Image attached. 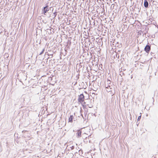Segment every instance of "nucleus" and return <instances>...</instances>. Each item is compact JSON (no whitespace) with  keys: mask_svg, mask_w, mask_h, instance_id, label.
I'll return each instance as SVG.
<instances>
[{"mask_svg":"<svg viewBox=\"0 0 158 158\" xmlns=\"http://www.w3.org/2000/svg\"><path fill=\"white\" fill-rule=\"evenodd\" d=\"M81 131L80 130L78 131L77 132V137L80 138V137H81Z\"/></svg>","mask_w":158,"mask_h":158,"instance_id":"nucleus-6","label":"nucleus"},{"mask_svg":"<svg viewBox=\"0 0 158 158\" xmlns=\"http://www.w3.org/2000/svg\"><path fill=\"white\" fill-rule=\"evenodd\" d=\"M144 6L146 8L148 7V3L147 0H144Z\"/></svg>","mask_w":158,"mask_h":158,"instance_id":"nucleus-4","label":"nucleus"},{"mask_svg":"<svg viewBox=\"0 0 158 158\" xmlns=\"http://www.w3.org/2000/svg\"><path fill=\"white\" fill-rule=\"evenodd\" d=\"M144 50L148 53L151 50V45L149 44V43H148L145 47Z\"/></svg>","mask_w":158,"mask_h":158,"instance_id":"nucleus-2","label":"nucleus"},{"mask_svg":"<svg viewBox=\"0 0 158 158\" xmlns=\"http://www.w3.org/2000/svg\"><path fill=\"white\" fill-rule=\"evenodd\" d=\"M79 152H80L81 151V152H82V150H80L79 151Z\"/></svg>","mask_w":158,"mask_h":158,"instance_id":"nucleus-20","label":"nucleus"},{"mask_svg":"<svg viewBox=\"0 0 158 158\" xmlns=\"http://www.w3.org/2000/svg\"><path fill=\"white\" fill-rule=\"evenodd\" d=\"M50 57H49L48 58H52V57H53V54H52V55H50Z\"/></svg>","mask_w":158,"mask_h":158,"instance_id":"nucleus-16","label":"nucleus"},{"mask_svg":"<svg viewBox=\"0 0 158 158\" xmlns=\"http://www.w3.org/2000/svg\"><path fill=\"white\" fill-rule=\"evenodd\" d=\"M57 12H55L53 13L54 15V17H55L57 15Z\"/></svg>","mask_w":158,"mask_h":158,"instance_id":"nucleus-12","label":"nucleus"},{"mask_svg":"<svg viewBox=\"0 0 158 158\" xmlns=\"http://www.w3.org/2000/svg\"><path fill=\"white\" fill-rule=\"evenodd\" d=\"M72 147H73V148H74V146H72Z\"/></svg>","mask_w":158,"mask_h":158,"instance_id":"nucleus-21","label":"nucleus"},{"mask_svg":"<svg viewBox=\"0 0 158 158\" xmlns=\"http://www.w3.org/2000/svg\"><path fill=\"white\" fill-rule=\"evenodd\" d=\"M49 10V9L48 8V5H47L45 6L43 8V9L42 10V11L43 13L45 15H46V13Z\"/></svg>","mask_w":158,"mask_h":158,"instance_id":"nucleus-3","label":"nucleus"},{"mask_svg":"<svg viewBox=\"0 0 158 158\" xmlns=\"http://www.w3.org/2000/svg\"><path fill=\"white\" fill-rule=\"evenodd\" d=\"M91 40H93V41H94V38H91Z\"/></svg>","mask_w":158,"mask_h":158,"instance_id":"nucleus-18","label":"nucleus"},{"mask_svg":"<svg viewBox=\"0 0 158 158\" xmlns=\"http://www.w3.org/2000/svg\"><path fill=\"white\" fill-rule=\"evenodd\" d=\"M105 87L106 89H109V88H110V89H111L112 88V87H111V86L108 84H106Z\"/></svg>","mask_w":158,"mask_h":158,"instance_id":"nucleus-7","label":"nucleus"},{"mask_svg":"<svg viewBox=\"0 0 158 158\" xmlns=\"http://www.w3.org/2000/svg\"><path fill=\"white\" fill-rule=\"evenodd\" d=\"M120 74L121 76H122V75H123L124 73H120Z\"/></svg>","mask_w":158,"mask_h":158,"instance_id":"nucleus-17","label":"nucleus"},{"mask_svg":"<svg viewBox=\"0 0 158 158\" xmlns=\"http://www.w3.org/2000/svg\"><path fill=\"white\" fill-rule=\"evenodd\" d=\"M82 66L81 64V63H80L79 64H77V67H78L79 69Z\"/></svg>","mask_w":158,"mask_h":158,"instance_id":"nucleus-8","label":"nucleus"},{"mask_svg":"<svg viewBox=\"0 0 158 158\" xmlns=\"http://www.w3.org/2000/svg\"><path fill=\"white\" fill-rule=\"evenodd\" d=\"M49 10H50L53 11V8L52 7H50L49 8Z\"/></svg>","mask_w":158,"mask_h":158,"instance_id":"nucleus-11","label":"nucleus"},{"mask_svg":"<svg viewBox=\"0 0 158 158\" xmlns=\"http://www.w3.org/2000/svg\"><path fill=\"white\" fill-rule=\"evenodd\" d=\"M74 118V117L73 115H71L70 116V117L69 118V122L72 123L73 122V119Z\"/></svg>","mask_w":158,"mask_h":158,"instance_id":"nucleus-5","label":"nucleus"},{"mask_svg":"<svg viewBox=\"0 0 158 158\" xmlns=\"http://www.w3.org/2000/svg\"><path fill=\"white\" fill-rule=\"evenodd\" d=\"M154 53H155V52L154 51L151 52V54L152 55V54H154Z\"/></svg>","mask_w":158,"mask_h":158,"instance_id":"nucleus-15","label":"nucleus"},{"mask_svg":"<svg viewBox=\"0 0 158 158\" xmlns=\"http://www.w3.org/2000/svg\"><path fill=\"white\" fill-rule=\"evenodd\" d=\"M45 51V48H44L42 51H41V52L39 54V55H42L44 52V51Z\"/></svg>","mask_w":158,"mask_h":158,"instance_id":"nucleus-10","label":"nucleus"},{"mask_svg":"<svg viewBox=\"0 0 158 158\" xmlns=\"http://www.w3.org/2000/svg\"><path fill=\"white\" fill-rule=\"evenodd\" d=\"M106 90L108 92H112V89L111 88V89H110V88H109V89H106Z\"/></svg>","mask_w":158,"mask_h":158,"instance_id":"nucleus-9","label":"nucleus"},{"mask_svg":"<svg viewBox=\"0 0 158 158\" xmlns=\"http://www.w3.org/2000/svg\"><path fill=\"white\" fill-rule=\"evenodd\" d=\"M147 32H148V31L146 30H145V32L144 33V34L145 35L146 33H147Z\"/></svg>","mask_w":158,"mask_h":158,"instance_id":"nucleus-19","label":"nucleus"},{"mask_svg":"<svg viewBox=\"0 0 158 158\" xmlns=\"http://www.w3.org/2000/svg\"><path fill=\"white\" fill-rule=\"evenodd\" d=\"M110 81L109 80H107V84H110Z\"/></svg>","mask_w":158,"mask_h":158,"instance_id":"nucleus-13","label":"nucleus"},{"mask_svg":"<svg viewBox=\"0 0 158 158\" xmlns=\"http://www.w3.org/2000/svg\"><path fill=\"white\" fill-rule=\"evenodd\" d=\"M85 97L83 94H81L78 97V102L82 103L83 101H84L85 99Z\"/></svg>","mask_w":158,"mask_h":158,"instance_id":"nucleus-1","label":"nucleus"},{"mask_svg":"<svg viewBox=\"0 0 158 158\" xmlns=\"http://www.w3.org/2000/svg\"><path fill=\"white\" fill-rule=\"evenodd\" d=\"M141 118V116H139L138 117V118L137 119L138 121Z\"/></svg>","mask_w":158,"mask_h":158,"instance_id":"nucleus-14","label":"nucleus"}]
</instances>
